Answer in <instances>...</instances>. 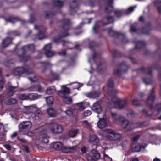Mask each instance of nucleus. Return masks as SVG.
I'll use <instances>...</instances> for the list:
<instances>
[{
  "label": "nucleus",
  "instance_id": "nucleus-1",
  "mask_svg": "<svg viewBox=\"0 0 161 161\" xmlns=\"http://www.w3.org/2000/svg\"><path fill=\"white\" fill-rule=\"evenodd\" d=\"M62 25L61 28L63 31L60 34L53 38V42L56 43H58L61 41L63 38L66 37L69 35L68 31L70 29L71 23L69 19L63 18L61 20Z\"/></svg>",
  "mask_w": 161,
  "mask_h": 161
},
{
  "label": "nucleus",
  "instance_id": "nucleus-2",
  "mask_svg": "<svg viewBox=\"0 0 161 161\" xmlns=\"http://www.w3.org/2000/svg\"><path fill=\"white\" fill-rule=\"evenodd\" d=\"M22 53L21 54H17V56L19 57L21 62H25L27 61L30 58V55H26L25 54L29 51L31 52H34L35 51V45L33 44H28L23 46L21 49Z\"/></svg>",
  "mask_w": 161,
  "mask_h": 161
},
{
  "label": "nucleus",
  "instance_id": "nucleus-3",
  "mask_svg": "<svg viewBox=\"0 0 161 161\" xmlns=\"http://www.w3.org/2000/svg\"><path fill=\"white\" fill-rule=\"evenodd\" d=\"M156 96L154 88L151 90V93L149 95L146 102V104L150 107L151 110L156 111L158 113L161 112V103L157 104L155 106H153Z\"/></svg>",
  "mask_w": 161,
  "mask_h": 161
},
{
  "label": "nucleus",
  "instance_id": "nucleus-4",
  "mask_svg": "<svg viewBox=\"0 0 161 161\" xmlns=\"http://www.w3.org/2000/svg\"><path fill=\"white\" fill-rule=\"evenodd\" d=\"M13 75L16 76H20L22 74L29 75L34 72L28 65L20 66L15 68L12 71Z\"/></svg>",
  "mask_w": 161,
  "mask_h": 161
},
{
  "label": "nucleus",
  "instance_id": "nucleus-5",
  "mask_svg": "<svg viewBox=\"0 0 161 161\" xmlns=\"http://www.w3.org/2000/svg\"><path fill=\"white\" fill-rule=\"evenodd\" d=\"M151 30V24L150 23H148L140 29H137L134 26L131 25L130 31L131 33H136L138 34H139V31L140 30L142 34L148 35H150V32Z\"/></svg>",
  "mask_w": 161,
  "mask_h": 161
},
{
  "label": "nucleus",
  "instance_id": "nucleus-6",
  "mask_svg": "<svg viewBox=\"0 0 161 161\" xmlns=\"http://www.w3.org/2000/svg\"><path fill=\"white\" fill-rule=\"evenodd\" d=\"M103 31H107L108 34L111 36L117 38H122L121 42H123L127 43L126 40H127L124 33H120L113 30L111 27L107 28L103 30Z\"/></svg>",
  "mask_w": 161,
  "mask_h": 161
},
{
  "label": "nucleus",
  "instance_id": "nucleus-7",
  "mask_svg": "<svg viewBox=\"0 0 161 161\" xmlns=\"http://www.w3.org/2000/svg\"><path fill=\"white\" fill-rule=\"evenodd\" d=\"M118 68L114 70V73L117 76L120 77L122 73H125L127 72L130 67L129 65L127 64L124 61L119 64L118 65Z\"/></svg>",
  "mask_w": 161,
  "mask_h": 161
},
{
  "label": "nucleus",
  "instance_id": "nucleus-8",
  "mask_svg": "<svg viewBox=\"0 0 161 161\" xmlns=\"http://www.w3.org/2000/svg\"><path fill=\"white\" fill-rule=\"evenodd\" d=\"M116 120L119 122H122V127L126 131L132 130L134 128L133 124L126 120L123 116H119L118 118H116Z\"/></svg>",
  "mask_w": 161,
  "mask_h": 161
},
{
  "label": "nucleus",
  "instance_id": "nucleus-9",
  "mask_svg": "<svg viewBox=\"0 0 161 161\" xmlns=\"http://www.w3.org/2000/svg\"><path fill=\"white\" fill-rule=\"evenodd\" d=\"M111 101L114 104H116L120 109H123L127 103V100L125 99H120L115 96H114L111 99Z\"/></svg>",
  "mask_w": 161,
  "mask_h": 161
},
{
  "label": "nucleus",
  "instance_id": "nucleus-10",
  "mask_svg": "<svg viewBox=\"0 0 161 161\" xmlns=\"http://www.w3.org/2000/svg\"><path fill=\"white\" fill-rule=\"evenodd\" d=\"M86 158L88 161H98L102 159L100 153L95 149L92 150L90 154L87 155Z\"/></svg>",
  "mask_w": 161,
  "mask_h": 161
},
{
  "label": "nucleus",
  "instance_id": "nucleus-11",
  "mask_svg": "<svg viewBox=\"0 0 161 161\" xmlns=\"http://www.w3.org/2000/svg\"><path fill=\"white\" fill-rule=\"evenodd\" d=\"M50 130L53 134H59L61 133L63 131L62 127L60 125L57 123L51 124Z\"/></svg>",
  "mask_w": 161,
  "mask_h": 161
},
{
  "label": "nucleus",
  "instance_id": "nucleus-12",
  "mask_svg": "<svg viewBox=\"0 0 161 161\" xmlns=\"http://www.w3.org/2000/svg\"><path fill=\"white\" fill-rule=\"evenodd\" d=\"M31 123L29 121H23L19 125V130L21 132H26L31 128Z\"/></svg>",
  "mask_w": 161,
  "mask_h": 161
},
{
  "label": "nucleus",
  "instance_id": "nucleus-13",
  "mask_svg": "<svg viewBox=\"0 0 161 161\" xmlns=\"http://www.w3.org/2000/svg\"><path fill=\"white\" fill-rule=\"evenodd\" d=\"M133 43L135 45V47L130 50L132 52L135 50H139L142 49L145 47L146 43L144 41L135 40L132 41Z\"/></svg>",
  "mask_w": 161,
  "mask_h": 161
},
{
  "label": "nucleus",
  "instance_id": "nucleus-14",
  "mask_svg": "<svg viewBox=\"0 0 161 161\" xmlns=\"http://www.w3.org/2000/svg\"><path fill=\"white\" fill-rule=\"evenodd\" d=\"M51 44L50 43L47 44L43 48L44 54L48 58H50L55 54L51 50Z\"/></svg>",
  "mask_w": 161,
  "mask_h": 161
},
{
  "label": "nucleus",
  "instance_id": "nucleus-15",
  "mask_svg": "<svg viewBox=\"0 0 161 161\" xmlns=\"http://www.w3.org/2000/svg\"><path fill=\"white\" fill-rule=\"evenodd\" d=\"M77 0H73L72 3L73 4H70V13L71 15H74L76 13V10L79 9V6L77 3Z\"/></svg>",
  "mask_w": 161,
  "mask_h": 161
},
{
  "label": "nucleus",
  "instance_id": "nucleus-16",
  "mask_svg": "<svg viewBox=\"0 0 161 161\" xmlns=\"http://www.w3.org/2000/svg\"><path fill=\"white\" fill-rule=\"evenodd\" d=\"M107 134V136L109 139L111 140H116L118 139L116 136L118 135V134L111 129H107L106 130Z\"/></svg>",
  "mask_w": 161,
  "mask_h": 161
},
{
  "label": "nucleus",
  "instance_id": "nucleus-17",
  "mask_svg": "<svg viewBox=\"0 0 161 161\" xmlns=\"http://www.w3.org/2000/svg\"><path fill=\"white\" fill-rule=\"evenodd\" d=\"M4 19L7 22H9L14 23L15 22L20 21L22 23H24L26 22V21L24 19H20L18 17H15L13 16H11L7 19L4 18Z\"/></svg>",
  "mask_w": 161,
  "mask_h": 161
},
{
  "label": "nucleus",
  "instance_id": "nucleus-18",
  "mask_svg": "<svg viewBox=\"0 0 161 161\" xmlns=\"http://www.w3.org/2000/svg\"><path fill=\"white\" fill-rule=\"evenodd\" d=\"M40 138L42 142L44 143H47L49 141L48 137L47 135V130L44 129L40 132Z\"/></svg>",
  "mask_w": 161,
  "mask_h": 161
},
{
  "label": "nucleus",
  "instance_id": "nucleus-19",
  "mask_svg": "<svg viewBox=\"0 0 161 161\" xmlns=\"http://www.w3.org/2000/svg\"><path fill=\"white\" fill-rule=\"evenodd\" d=\"M76 146H63L62 147V151L63 153H71L73 150H75L77 149Z\"/></svg>",
  "mask_w": 161,
  "mask_h": 161
},
{
  "label": "nucleus",
  "instance_id": "nucleus-20",
  "mask_svg": "<svg viewBox=\"0 0 161 161\" xmlns=\"http://www.w3.org/2000/svg\"><path fill=\"white\" fill-rule=\"evenodd\" d=\"M104 19H106L107 21L104 22L102 20V24L103 26H105L109 24L113 23L114 21V19L113 17L110 15H106L104 17Z\"/></svg>",
  "mask_w": 161,
  "mask_h": 161
},
{
  "label": "nucleus",
  "instance_id": "nucleus-21",
  "mask_svg": "<svg viewBox=\"0 0 161 161\" xmlns=\"http://www.w3.org/2000/svg\"><path fill=\"white\" fill-rule=\"evenodd\" d=\"M91 109L97 113H100L102 111L101 106L97 101L94 103L91 107Z\"/></svg>",
  "mask_w": 161,
  "mask_h": 161
},
{
  "label": "nucleus",
  "instance_id": "nucleus-22",
  "mask_svg": "<svg viewBox=\"0 0 161 161\" xmlns=\"http://www.w3.org/2000/svg\"><path fill=\"white\" fill-rule=\"evenodd\" d=\"M152 68L150 66L147 68H145L142 67L136 69L135 71H141L142 73H146L150 75H152Z\"/></svg>",
  "mask_w": 161,
  "mask_h": 161
},
{
  "label": "nucleus",
  "instance_id": "nucleus-23",
  "mask_svg": "<svg viewBox=\"0 0 161 161\" xmlns=\"http://www.w3.org/2000/svg\"><path fill=\"white\" fill-rule=\"evenodd\" d=\"M97 126L100 129L103 128L107 125V119L106 118H103L99 119L97 123Z\"/></svg>",
  "mask_w": 161,
  "mask_h": 161
},
{
  "label": "nucleus",
  "instance_id": "nucleus-24",
  "mask_svg": "<svg viewBox=\"0 0 161 161\" xmlns=\"http://www.w3.org/2000/svg\"><path fill=\"white\" fill-rule=\"evenodd\" d=\"M39 63L41 65L42 72V73L45 72L48 67L51 66V64L48 61L40 62Z\"/></svg>",
  "mask_w": 161,
  "mask_h": 161
},
{
  "label": "nucleus",
  "instance_id": "nucleus-25",
  "mask_svg": "<svg viewBox=\"0 0 161 161\" xmlns=\"http://www.w3.org/2000/svg\"><path fill=\"white\" fill-rule=\"evenodd\" d=\"M46 30V29L45 28H43L42 30L39 29V33L36 34V39L39 40L43 39Z\"/></svg>",
  "mask_w": 161,
  "mask_h": 161
},
{
  "label": "nucleus",
  "instance_id": "nucleus-26",
  "mask_svg": "<svg viewBox=\"0 0 161 161\" xmlns=\"http://www.w3.org/2000/svg\"><path fill=\"white\" fill-rule=\"evenodd\" d=\"M52 3L54 7L61 8L63 6L64 2L60 0H53Z\"/></svg>",
  "mask_w": 161,
  "mask_h": 161
},
{
  "label": "nucleus",
  "instance_id": "nucleus-27",
  "mask_svg": "<svg viewBox=\"0 0 161 161\" xmlns=\"http://www.w3.org/2000/svg\"><path fill=\"white\" fill-rule=\"evenodd\" d=\"M42 87L39 85H32L28 88L30 91H38L41 92L42 90Z\"/></svg>",
  "mask_w": 161,
  "mask_h": 161
},
{
  "label": "nucleus",
  "instance_id": "nucleus-28",
  "mask_svg": "<svg viewBox=\"0 0 161 161\" xmlns=\"http://www.w3.org/2000/svg\"><path fill=\"white\" fill-rule=\"evenodd\" d=\"M12 39L9 37H7L4 39L2 43V46L3 48H5L8 46L12 42Z\"/></svg>",
  "mask_w": 161,
  "mask_h": 161
},
{
  "label": "nucleus",
  "instance_id": "nucleus-29",
  "mask_svg": "<svg viewBox=\"0 0 161 161\" xmlns=\"http://www.w3.org/2000/svg\"><path fill=\"white\" fill-rule=\"evenodd\" d=\"M131 147L134 152H139L141 148V146L140 144L137 143L135 144H132Z\"/></svg>",
  "mask_w": 161,
  "mask_h": 161
},
{
  "label": "nucleus",
  "instance_id": "nucleus-30",
  "mask_svg": "<svg viewBox=\"0 0 161 161\" xmlns=\"http://www.w3.org/2000/svg\"><path fill=\"white\" fill-rule=\"evenodd\" d=\"M154 3L158 13L161 14V0H155Z\"/></svg>",
  "mask_w": 161,
  "mask_h": 161
},
{
  "label": "nucleus",
  "instance_id": "nucleus-31",
  "mask_svg": "<svg viewBox=\"0 0 161 161\" xmlns=\"http://www.w3.org/2000/svg\"><path fill=\"white\" fill-rule=\"evenodd\" d=\"M17 87L13 86H9L8 88L7 89V95L9 96H12L14 92V90Z\"/></svg>",
  "mask_w": 161,
  "mask_h": 161
},
{
  "label": "nucleus",
  "instance_id": "nucleus-32",
  "mask_svg": "<svg viewBox=\"0 0 161 161\" xmlns=\"http://www.w3.org/2000/svg\"><path fill=\"white\" fill-rule=\"evenodd\" d=\"M39 98V96L37 94L33 93H28V100H34Z\"/></svg>",
  "mask_w": 161,
  "mask_h": 161
},
{
  "label": "nucleus",
  "instance_id": "nucleus-33",
  "mask_svg": "<svg viewBox=\"0 0 161 161\" xmlns=\"http://www.w3.org/2000/svg\"><path fill=\"white\" fill-rule=\"evenodd\" d=\"M102 20H99L95 22L94 26L93 27V30L95 33L97 34L98 32L99 28V23H101L102 24Z\"/></svg>",
  "mask_w": 161,
  "mask_h": 161
},
{
  "label": "nucleus",
  "instance_id": "nucleus-34",
  "mask_svg": "<svg viewBox=\"0 0 161 161\" xmlns=\"http://www.w3.org/2000/svg\"><path fill=\"white\" fill-rule=\"evenodd\" d=\"M47 112L49 115L52 117H54L56 115V111L53 108H49L47 110Z\"/></svg>",
  "mask_w": 161,
  "mask_h": 161
},
{
  "label": "nucleus",
  "instance_id": "nucleus-35",
  "mask_svg": "<svg viewBox=\"0 0 161 161\" xmlns=\"http://www.w3.org/2000/svg\"><path fill=\"white\" fill-rule=\"evenodd\" d=\"M112 53L113 55V57L114 58L121 57L123 56V54L122 53L119 52L115 49L113 50Z\"/></svg>",
  "mask_w": 161,
  "mask_h": 161
},
{
  "label": "nucleus",
  "instance_id": "nucleus-36",
  "mask_svg": "<svg viewBox=\"0 0 161 161\" xmlns=\"http://www.w3.org/2000/svg\"><path fill=\"white\" fill-rule=\"evenodd\" d=\"M114 83L113 79L111 78L109 79L106 84L107 87L108 88V90H109L110 89H112L114 86Z\"/></svg>",
  "mask_w": 161,
  "mask_h": 161
},
{
  "label": "nucleus",
  "instance_id": "nucleus-37",
  "mask_svg": "<svg viewBox=\"0 0 161 161\" xmlns=\"http://www.w3.org/2000/svg\"><path fill=\"white\" fill-rule=\"evenodd\" d=\"M53 147L54 149L59 150L62 149V144L60 142H55L53 143Z\"/></svg>",
  "mask_w": 161,
  "mask_h": 161
},
{
  "label": "nucleus",
  "instance_id": "nucleus-38",
  "mask_svg": "<svg viewBox=\"0 0 161 161\" xmlns=\"http://www.w3.org/2000/svg\"><path fill=\"white\" fill-rule=\"evenodd\" d=\"M14 61L13 59L7 60L4 63V65L7 67H11L14 65Z\"/></svg>",
  "mask_w": 161,
  "mask_h": 161
},
{
  "label": "nucleus",
  "instance_id": "nucleus-39",
  "mask_svg": "<svg viewBox=\"0 0 161 161\" xmlns=\"http://www.w3.org/2000/svg\"><path fill=\"white\" fill-rule=\"evenodd\" d=\"M97 69L99 72L101 73L105 70L106 67L104 66V64L103 63H100L97 64Z\"/></svg>",
  "mask_w": 161,
  "mask_h": 161
},
{
  "label": "nucleus",
  "instance_id": "nucleus-40",
  "mask_svg": "<svg viewBox=\"0 0 161 161\" xmlns=\"http://www.w3.org/2000/svg\"><path fill=\"white\" fill-rule=\"evenodd\" d=\"M55 91V88L54 86L48 87L46 90V93L48 94H53Z\"/></svg>",
  "mask_w": 161,
  "mask_h": 161
},
{
  "label": "nucleus",
  "instance_id": "nucleus-41",
  "mask_svg": "<svg viewBox=\"0 0 161 161\" xmlns=\"http://www.w3.org/2000/svg\"><path fill=\"white\" fill-rule=\"evenodd\" d=\"M88 97L91 98H96L99 96V93L97 91H94L88 94Z\"/></svg>",
  "mask_w": 161,
  "mask_h": 161
},
{
  "label": "nucleus",
  "instance_id": "nucleus-42",
  "mask_svg": "<svg viewBox=\"0 0 161 161\" xmlns=\"http://www.w3.org/2000/svg\"><path fill=\"white\" fill-rule=\"evenodd\" d=\"M45 14V17L46 18H47L48 17H53L55 16L56 14V13L51 10L50 11H45L44 12Z\"/></svg>",
  "mask_w": 161,
  "mask_h": 161
},
{
  "label": "nucleus",
  "instance_id": "nucleus-43",
  "mask_svg": "<svg viewBox=\"0 0 161 161\" xmlns=\"http://www.w3.org/2000/svg\"><path fill=\"white\" fill-rule=\"evenodd\" d=\"M89 142L90 143L92 144L93 146H95V147L96 148L98 145L99 140L98 138H96L93 140H92V139H90L89 140Z\"/></svg>",
  "mask_w": 161,
  "mask_h": 161
},
{
  "label": "nucleus",
  "instance_id": "nucleus-44",
  "mask_svg": "<svg viewBox=\"0 0 161 161\" xmlns=\"http://www.w3.org/2000/svg\"><path fill=\"white\" fill-rule=\"evenodd\" d=\"M64 102L67 104H70L72 103V100L71 97L66 96L63 99Z\"/></svg>",
  "mask_w": 161,
  "mask_h": 161
},
{
  "label": "nucleus",
  "instance_id": "nucleus-45",
  "mask_svg": "<svg viewBox=\"0 0 161 161\" xmlns=\"http://www.w3.org/2000/svg\"><path fill=\"white\" fill-rule=\"evenodd\" d=\"M17 102L15 98H7L6 101V103L8 105H12L15 104Z\"/></svg>",
  "mask_w": 161,
  "mask_h": 161
},
{
  "label": "nucleus",
  "instance_id": "nucleus-46",
  "mask_svg": "<svg viewBox=\"0 0 161 161\" xmlns=\"http://www.w3.org/2000/svg\"><path fill=\"white\" fill-rule=\"evenodd\" d=\"M18 97L21 100H28V94L25 93L19 94Z\"/></svg>",
  "mask_w": 161,
  "mask_h": 161
},
{
  "label": "nucleus",
  "instance_id": "nucleus-47",
  "mask_svg": "<svg viewBox=\"0 0 161 161\" xmlns=\"http://www.w3.org/2000/svg\"><path fill=\"white\" fill-rule=\"evenodd\" d=\"M114 14L118 18L120 17L122 15L123 10H116L114 11Z\"/></svg>",
  "mask_w": 161,
  "mask_h": 161
},
{
  "label": "nucleus",
  "instance_id": "nucleus-48",
  "mask_svg": "<svg viewBox=\"0 0 161 161\" xmlns=\"http://www.w3.org/2000/svg\"><path fill=\"white\" fill-rule=\"evenodd\" d=\"M143 82L146 85L151 84L152 82V80L151 78L144 77L142 79Z\"/></svg>",
  "mask_w": 161,
  "mask_h": 161
},
{
  "label": "nucleus",
  "instance_id": "nucleus-49",
  "mask_svg": "<svg viewBox=\"0 0 161 161\" xmlns=\"http://www.w3.org/2000/svg\"><path fill=\"white\" fill-rule=\"evenodd\" d=\"M63 90H62L63 92L66 95L67 94H69L70 93V89L66 86L63 85L62 86Z\"/></svg>",
  "mask_w": 161,
  "mask_h": 161
},
{
  "label": "nucleus",
  "instance_id": "nucleus-50",
  "mask_svg": "<svg viewBox=\"0 0 161 161\" xmlns=\"http://www.w3.org/2000/svg\"><path fill=\"white\" fill-rule=\"evenodd\" d=\"M78 131V129L74 130L69 132V136L71 137H74L75 136Z\"/></svg>",
  "mask_w": 161,
  "mask_h": 161
},
{
  "label": "nucleus",
  "instance_id": "nucleus-51",
  "mask_svg": "<svg viewBox=\"0 0 161 161\" xmlns=\"http://www.w3.org/2000/svg\"><path fill=\"white\" fill-rule=\"evenodd\" d=\"M154 69L158 71H159L158 73V78L161 81V67L159 65H156L154 67Z\"/></svg>",
  "mask_w": 161,
  "mask_h": 161
},
{
  "label": "nucleus",
  "instance_id": "nucleus-52",
  "mask_svg": "<svg viewBox=\"0 0 161 161\" xmlns=\"http://www.w3.org/2000/svg\"><path fill=\"white\" fill-rule=\"evenodd\" d=\"M29 79L31 81L33 82H36L38 80V79L36 75H34L33 78L29 77Z\"/></svg>",
  "mask_w": 161,
  "mask_h": 161
},
{
  "label": "nucleus",
  "instance_id": "nucleus-53",
  "mask_svg": "<svg viewBox=\"0 0 161 161\" xmlns=\"http://www.w3.org/2000/svg\"><path fill=\"white\" fill-rule=\"evenodd\" d=\"M46 100L47 103L51 104H53V97L52 96H49L46 97Z\"/></svg>",
  "mask_w": 161,
  "mask_h": 161
},
{
  "label": "nucleus",
  "instance_id": "nucleus-54",
  "mask_svg": "<svg viewBox=\"0 0 161 161\" xmlns=\"http://www.w3.org/2000/svg\"><path fill=\"white\" fill-rule=\"evenodd\" d=\"M52 75L54 80H58L59 79V75L55 73H52Z\"/></svg>",
  "mask_w": 161,
  "mask_h": 161
},
{
  "label": "nucleus",
  "instance_id": "nucleus-55",
  "mask_svg": "<svg viewBox=\"0 0 161 161\" xmlns=\"http://www.w3.org/2000/svg\"><path fill=\"white\" fill-rule=\"evenodd\" d=\"M146 123H147L146 121L140 122H138L137 123V124L140 127H143L147 126L148 125V124H145Z\"/></svg>",
  "mask_w": 161,
  "mask_h": 161
},
{
  "label": "nucleus",
  "instance_id": "nucleus-56",
  "mask_svg": "<svg viewBox=\"0 0 161 161\" xmlns=\"http://www.w3.org/2000/svg\"><path fill=\"white\" fill-rule=\"evenodd\" d=\"M133 104L136 106H140V101L137 99H134L132 100Z\"/></svg>",
  "mask_w": 161,
  "mask_h": 161
},
{
  "label": "nucleus",
  "instance_id": "nucleus-57",
  "mask_svg": "<svg viewBox=\"0 0 161 161\" xmlns=\"http://www.w3.org/2000/svg\"><path fill=\"white\" fill-rule=\"evenodd\" d=\"M142 111L143 113V114H144L145 116L147 117H151L153 115V114H148V111L146 110L145 109L142 110Z\"/></svg>",
  "mask_w": 161,
  "mask_h": 161
},
{
  "label": "nucleus",
  "instance_id": "nucleus-58",
  "mask_svg": "<svg viewBox=\"0 0 161 161\" xmlns=\"http://www.w3.org/2000/svg\"><path fill=\"white\" fill-rule=\"evenodd\" d=\"M103 159L104 161H112L111 158L109 157L108 155L104 154Z\"/></svg>",
  "mask_w": 161,
  "mask_h": 161
},
{
  "label": "nucleus",
  "instance_id": "nucleus-59",
  "mask_svg": "<svg viewBox=\"0 0 161 161\" xmlns=\"http://www.w3.org/2000/svg\"><path fill=\"white\" fill-rule=\"evenodd\" d=\"M58 94L59 96L62 97L63 99L67 96L65 93L63 92L62 90L59 91L58 92Z\"/></svg>",
  "mask_w": 161,
  "mask_h": 161
},
{
  "label": "nucleus",
  "instance_id": "nucleus-60",
  "mask_svg": "<svg viewBox=\"0 0 161 161\" xmlns=\"http://www.w3.org/2000/svg\"><path fill=\"white\" fill-rule=\"evenodd\" d=\"M73 111L71 109H68L65 111V112L67 115L71 116L73 115Z\"/></svg>",
  "mask_w": 161,
  "mask_h": 161
},
{
  "label": "nucleus",
  "instance_id": "nucleus-61",
  "mask_svg": "<svg viewBox=\"0 0 161 161\" xmlns=\"http://www.w3.org/2000/svg\"><path fill=\"white\" fill-rule=\"evenodd\" d=\"M73 84H76V86H74L72 88L73 89H77L78 90H79V88L81 86H79L80 84L76 82H74L73 83H71L69 84V85H72Z\"/></svg>",
  "mask_w": 161,
  "mask_h": 161
},
{
  "label": "nucleus",
  "instance_id": "nucleus-62",
  "mask_svg": "<svg viewBox=\"0 0 161 161\" xmlns=\"http://www.w3.org/2000/svg\"><path fill=\"white\" fill-rule=\"evenodd\" d=\"M91 111L90 110H87L84 112V116L86 117L91 115Z\"/></svg>",
  "mask_w": 161,
  "mask_h": 161
},
{
  "label": "nucleus",
  "instance_id": "nucleus-63",
  "mask_svg": "<svg viewBox=\"0 0 161 161\" xmlns=\"http://www.w3.org/2000/svg\"><path fill=\"white\" fill-rule=\"evenodd\" d=\"M36 20L33 14H31L30 16V21L31 23H34Z\"/></svg>",
  "mask_w": 161,
  "mask_h": 161
},
{
  "label": "nucleus",
  "instance_id": "nucleus-64",
  "mask_svg": "<svg viewBox=\"0 0 161 161\" xmlns=\"http://www.w3.org/2000/svg\"><path fill=\"white\" fill-rule=\"evenodd\" d=\"M98 55V54L97 53H96L95 52H94L92 55L93 60V61L95 63L96 61V58L97 57Z\"/></svg>",
  "mask_w": 161,
  "mask_h": 161
}]
</instances>
